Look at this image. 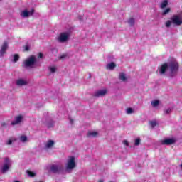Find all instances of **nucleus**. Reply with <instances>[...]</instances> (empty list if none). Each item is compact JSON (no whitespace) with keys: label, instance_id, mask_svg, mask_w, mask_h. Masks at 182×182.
Segmentation results:
<instances>
[{"label":"nucleus","instance_id":"obj_6","mask_svg":"<svg viewBox=\"0 0 182 182\" xmlns=\"http://www.w3.org/2000/svg\"><path fill=\"white\" fill-rule=\"evenodd\" d=\"M8 41H4L0 47V58H4V55H6V50H8Z\"/></svg>","mask_w":182,"mask_h":182},{"label":"nucleus","instance_id":"obj_14","mask_svg":"<svg viewBox=\"0 0 182 182\" xmlns=\"http://www.w3.org/2000/svg\"><path fill=\"white\" fill-rule=\"evenodd\" d=\"M16 83L17 86H25V85H28V82H26L22 79L17 80Z\"/></svg>","mask_w":182,"mask_h":182},{"label":"nucleus","instance_id":"obj_4","mask_svg":"<svg viewBox=\"0 0 182 182\" xmlns=\"http://www.w3.org/2000/svg\"><path fill=\"white\" fill-rule=\"evenodd\" d=\"M171 21H172V23H173V25H176V26L182 25V18H181L178 15H173L171 18Z\"/></svg>","mask_w":182,"mask_h":182},{"label":"nucleus","instance_id":"obj_7","mask_svg":"<svg viewBox=\"0 0 182 182\" xmlns=\"http://www.w3.org/2000/svg\"><path fill=\"white\" fill-rule=\"evenodd\" d=\"M5 164L3 165L1 168V173H4L9 170V166H11V161L9 160V158L6 157L4 159Z\"/></svg>","mask_w":182,"mask_h":182},{"label":"nucleus","instance_id":"obj_36","mask_svg":"<svg viewBox=\"0 0 182 182\" xmlns=\"http://www.w3.org/2000/svg\"><path fill=\"white\" fill-rule=\"evenodd\" d=\"M66 58V54H63L61 56H60V59H65Z\"/></svg>","mask_w":182,"mask_h":182},{"label":"nucleus","instance_id":"obj_11","mask_svg":"<svg viewBox=\"0 0 182 182\" xmlns=\"http://www.w3.org/2000/svg\"><path fill=\"white\" fill-rule=\"evenodd\" d=\"M69 39V35L66 33H63L58 38V42H66Z\"/></svg>","mask_w":182,"mask_h":182},{"label":"nucleus","instance_id":"obj_16","mask_svg":"<svg viewBox=\"0 0 182 182\" xmlns=\"http://www.w3.org/2000/svg\"><path fill=\"white\" fill-rule=\"evenodd\" d=\"M97 136V132H88L87 134V137H96Z\"/></svg>","mask_w":182,"mask_h":182},{"label":"nucleus","instance_id":"obj_35","mask_svg":"<svg viewBox=\"0 0 182 182\" xmlns=\"http://www.w3.org/2000/svg\"><path fill=\"white\" fill-rule=\"evenodd\" d=\"M47 127H48V129H50V127H53V123L48 124Z\"/></svg>","mask_w":182,"mask_h":182},{"label":"nucleus","instance_id":"obj_8","mask_svg":"<svg viewBox=\"0 0 182 182\" xmlns=\"http://www.w3.org/2000/svg\"><path fill=\"white\" fill-rule=\"evenodd\" d=\"M174 143H176L174 138L165 139L161 141V144L163 146H171V144H174Z\"/></svg>","mask_w":182,"mask_h":182},{"label":"nucleus","instance_id":"obj_9","mask_svg":"<svg viewBox=\"0 0 182 182\" xmlns=\"http://www.w3.org/2000/svg\"><path fill=\"white\" fill-rule=\"evenodd\" d=\"M33 14H35V10L33 9H32L30 11H28L27 10L23 11L21 13V16L23 18H28V16H32V15H33Z\"/></svg>","mask_w":182,"mask_h":182},{"label":"nucleus","instance_id":"obj_2","mask_svg":"<svg viewBox=\"0 0 182 182\" xmlns=\"http://www.w3.org/2000/svg\"><path fill=\"white\" fill-rule=\"evenodd\" d=\"M168 66L170 69V76L171 77H173V76H176V75H177V72H178L180 65H178V63L177 61L172 60L169 63Z\"/></svg>","mask_w":182,"mask_h":182},{"label":"nucleus","instance_id":"obj_29","mask_svg":"<svg viewBox=\"0 0 182 182\" xmlns=\"http://www.w3.org/2000/svg\"><path fill=\"white\" fill-rule=\"evenodd\" d=\"M127 113L128 114H132V113H133V109L132 108H127Z\"/></svg>","mask_w":182,"mask_h":182},{"label":"nucleus","instance_id":"obj_38","mask_svg":"<svg viewBox=\"0 0 182 182\" xmlns=\"http://www.w3.org/2000/svg\"><path fill=\"white\" fill-rule=\"evenodd\" d=\"M70 123L73 124V119H70Z\"/></svg>","mask_w":182,"mask_h":182},{"label":"nucleus","instance_id":"obj_18","mask_svg":"<svg viewBox=\"0 0 182 182\" xmlns=\"http://www.w3.org/2000/svg\"><path fill=\"white\" fill-rule=\"evenodd\" d=\"M167 5H168V1L167 0H164L161 4V8L162 9H164V8H166V6H167Z\"/></svg>","mask_w":182,"mask_h":182},{"label":"nucleus","instance_id":"obj_1","mask_svg":"<svg viewBox=\"0 0 182 182\" xmlns=\"http://www.w3.org/2000/svg\"><path fill=\"white\" fill-rule=\"evenodd\" d=\"M23 63L25 68H36L38 66V58L35 55H30Z\"/></svg>","mask_w":182,"mask_h":182},{"label":"nucleus","instance_id":"obj_17","mask_svg":"<svg viewBox=\"0 0 182 182\" xmlns=\"http://www.w3.org/2000/svg\"><path fill=\"white\" fill-rule=\"evenodd\" d=\"M55 144V141H52V140H49L46 145V147H47V149H50V147H53Z\"/></svg>","mask_w":182,"mask_h":182},{"label":"nucleus","instance_id":"obj_32","mask_svg":"<svg viewBox=\"0 0 182 182\" xmlns=\"http://www.w3.org/2000/svg\"><path fill=\"white\" fill-rule=\"evenodd\" d=\"M29 46H24V50H25V52H28V50H29Z\"/></svg>","mask_w":182,"mask_h":182},{"label":"nucleus","instance_id":"obj_34","mask_svg":"<svg viewBox=\"0 0 182 182\" xmlns=\"http://www.w3.org/2000/svg\"><path fill=\"white\" fill-rule=\"evenodd\" d=\"M6 144L8 146H10V144H12V139H9V141H7Z\"/></svg>","mask_w":182,"mask_h":182},{"label":"nucleus","instance_id":"obj_24","mask_svg":"<svg viewBox=\"0 0 182 182\" xmlns=\"http://www.w3.org/2000/svg\"><path fill=\"white\" fill-rule=\"evenodd\" d=\"M170 11H171V9L170 8H167L166 9L163 11L162 15H167V14H168Z\"/></svg>","mask_w":182,"mask_h":182},{"label":"nucleus","instance_id":"obj_5","mask_svg":"<svg viewBox=\"0 0 182 182\" xmlns=\"http://www.w3.org/2000/svg\"><path fill=\"white\" fill-rule=\"evenodd\" d=\"M76 167V163L75 162V156H70L67 164V170H73Z\"/></svg>","mask_w":182,"mask_h":182},{"label":"nucleus","instance_id":"obj_23","mask_svg":"<svg viewBox=\"0 0 182 182\" xmlns=\"http://www.w3.org/2000/svg\"><path fill=\"white\" fill-rule=\"evenodd\" d=\"M26 173L29 176V177H35V176H36L34 172H32L31 171H27Z\"/></svg>","mask_w":182,"mask_h":182},{"label":"nucleus","instance_id":"obj_27","mask_svg":"<svg viewBox=\"0 0 182 182\" xmlns=\"http://www.w3.org/2000/svg\"><path fill=\"white\" fill-rule=\"evenodd\" d=\"M18 60H19V55L15 54L14 55V62L16 63Z\"/></svg>","mask_w":182,"mask_h":182},{"label":"nucleus","instance_id":"obj_41","mask_svg":"<svg viewBox=\"0 0 182 182\" xmlns=\"http://www.w3.org/2000/svg\"><path fill=\"white\" fill-rule=\"evenodd\" d=\"M14 182H19V181H14Z\"/></svg>","mask_w":182,"mask_h":182},{"label":"nucleus","instance_id":"obj_31","mask_svg":"<svg viewBox=\"0 0 182 182\" xmlns=\"http://www.w3.org/2000/svg\"><path fill=\"white\" fill-rule=\"evenodd\" d=\"M171 108H168V109L164 110L165 114H169V113H171Z\"/></svg>","mask_w":182,"mask_h":182},{"label":"nucleus","instance_id":"obj_26","mask_svg":"<svg viewBox=\"0 0 182 182\" xmlns=\"http://www.w3.org/2000/svg\"><path fill=\"white\" fill-rule=\"evenodd\" d=\"M171 21L168 20L166 23H165V26L166 28H170V26H171Z\"/></svg>","mask_w":182,"mask_h":182},{"label":"nucleus","instance_id":"obj_37","mask_svg":"<svg viewBox=\"0 0 182 182\" xmlns=\"http://www.w3.org/2000/svg\"><path fill=\"white\" fill-rule=\"evenodd\" d=\"M124 144H125V146H129V142L127 141H124Z\"/></svg>","mask_w":182,"mask_h":182},{"label":"nucleus","instance_id":"obj_30","mask_svg":"<svg viewBox=\"0 0 182 182\" xmlns=\"http://www.w3.org/2000/svg\"><path fill=\"white\" fill-rule=\"evenodd\" d=\"M135 146H139L140 145V138H137L136 139H135Z\"/></svg>","mask_w":182,"mask_h":182},{"label":"nucleus","instance_id":"obj_33","mask_svg":"<svg viewBox=\"0 0 182 182\" xmlns=\"http://www.w3.org/2000/svg\"><path fill=\"white\" fill-rule=\"evenodd\" d=\"M42 58H43V54L42 53H38V58L42 59Z\"/></svg>","mask_w":182,"mask_h":182},{"label":"nucleus","instance_id":"obj_21","mask_svg":"<svg viewBox=\"0 0 182 182\" xmlns=\"http://www.w3.org/2000/svg\"><path fill=\"white\" fill-rule=\"evenodd\" d=\"M134 18H130L129 20H128V23L129 25V26H133V25H134Z\"/></svg>","mask_w":182,"mask_h":182},{"label":"nucleus","instance_id":"obj_12","mask_svg":"<svg viewBox=\"0 0 182 182\" xmlns=\"http://www.w3.org/2000/svg\"><path fill=\"white\" fill-rule=\"evenodd\" d=\"M107 93V90H100L95 92L94 96L95 97H100V96H105Z\"/></svg>","mask_w":182,"mask_h":182},{"label":"nucleus","instance_id":"obj_22","mask_svg":"<svg viewBox=\"0 0 182 182\" xmlns=\"http://www.w3.org/2000/svg\"><path fill=\"white\" fill-rule=\"evenodd\" d=\"M150 126L152 127V129H154L157 126V122L156 121H150L149 122Z\"/></svg>","mask_w":182,"mask_h":182},{"label":"nucleus","instance_id":"obj_15","mask_svg":"<svg viewBox=\"0 0 182 182\" xmlns=\"http://www.w3.org/2000/svg\"><path fill=\"white\" fill-rule=\"evenodd\" d=\"M114 68H116V63L113 62H111L106 65V69H108V70H113Z\"/></svg>","mask_w":182,"mask_h":182},{"label":"nucleus","instance_id":"obj_19","mask_svg":"<svg viewBox=\"0 0 182 182\" xmlns=\"http://www.w3.org/2000/svg\"><path fill=\"white\" fill-rule=\"evenodd\" d=\"M119 80H122V82H126V75L124 73H122L119 74Z\"/></svg>","mask_w":182,"mask_h":182},{"label":"nucleus","instance_id":"obj_10","mask_svg":"<svg viewBox=\"0 0 182 182\" xmlns=\"http://www.w3.org/2000/svg\"><path fill=\"white\" fill-rule=\"evenodd\" d=\"M168 69V64H167V63L162 64L159 69V74L164 75V73H166Z\"/></svg>","mask_w":182,"mask_h":182},{"label":"nucleus","instance_id":"obj_3","mask_svg":"<svg viewBox=\"0 0 182 182\" xmlns=\"http://www.w3.org/2000/svg\"><path fill=\"white\" fill-rule=\"evenodd\" d=\"M63 170L62 165L53 164L50 166V171L54 174H59Z\"/></svg>","mask_w":182,"mask_h":182},{"label":"nucleus","instance_id":"obj_20","mask_svg":"<svg viewBox=\"0 0 182 182\" xmlns=\"http://www.w3.org/2000/svg\"><path fill=\"white\" fill-rule=\"evenodd\" d=\"M151 105L154 107H157V106L160 105V101H159L158 100H154L151 102Z\"/></svg>","mask_w":182,"mask_h":182},{"label":"nucleus","instance_id":"obj_25","mask_svg":"<svg viewBox=\"0 0 182 182\" xmlns=\"http://www.w3.org/2000/svg\"><path fill=\"white\" fill-rule=\"evenodd\" d=\"M20 140L21 141H22L23 143H25V141H26L28 140V137L26 136H21L20 137Z\"/></svg>","mask_w":182,"mask_h":182},{"label":"nucleus","instance_id":"obj_40","mask_svg":"<svg viewBox=\"0 0 182 182\" xmlns=\"http://www.w3.org/2000/svg\"><path fill=\"white\" fill-rule=\"evenodd\" d=\"M2 126H5V123H3V124H2Z\"/></svg>","mask_w":182,"mask_h":182},{"label":"nucleus","instance_id":"obj_28","mask_svg":"<svg viewBox=\"0 0 182 182\" xmlns=\"http://www.w3.org/2000/svg\"><path fill=\"white\" fill-rule=\"evenodd\" d=\"M49 70L51 72V73H55V72H56V68L49 67Z\"/></svg>","mask_w":182,"mask_h":182},{"label":"nucleus","instance_id":"obj_13","mask_svg":"<svg viewBox=\"0 0 182 182\" xmlns=\"http://www.w3.org/2000/svg\"><path fill=\"white\" fill-rule=\"evenodd\" d=\"M14 119H15V120L11 122V125L12 126L19 124V123H21V122H22V119H23V117H22V115H18L17 117H15Z\"/></svg>","mask_w":182,"mask_h":182},{"label":"nucleus","instance_id":"obj_39","mask_svg":"<svg viewBox=\"0 0 182 182\" xmlns=\"http://www.w3.org/2000/svg\"><path fill=\"white\" fill-rule=\"evenodd\" d=\"M98 182H103V180H100L98 181Z\"/></svg>","mask_w":182,"mask_h":182}]
</instances>
